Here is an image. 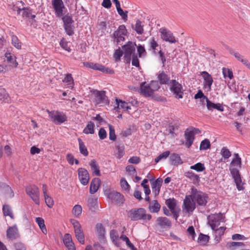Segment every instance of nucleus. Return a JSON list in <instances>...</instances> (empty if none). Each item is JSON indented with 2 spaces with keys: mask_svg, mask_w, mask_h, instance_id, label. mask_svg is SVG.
Returning <instances> with one entry per match:
<instances>
[{
  "mask_svg": "<svg viewBox=\"0 0 250 250\" xmlns=\"http://www.w3.org/2000/svg\"><path fill=\"white\" fill-rule=\"evenodd\" d=\"M132 27L137 34L142 35L144 33L143 25H142V22L140 20H138L136 21L135 27H134L133 25H132Z\"/></svg>",
  "mask_w": 250,
  "mask_h": 250,
  "instance_id": "58836bf2",
  "label": "nucleus"
},
{
  "mask_svg": "<svg viewBox=\"0 0 250 250\" xmlns=\"http://www.w3.org/2000/svg\"><path fill=\"white\" fill-rule=\"evenodd\" d=\"M169 154L170 152L169 151H166L164 152L155 159V163H157L161 160L166 159L169 156Z\"/></svg>",
  "mask_w": 250,
  "mask_h": 250,
  "instance_id": "6e6d98bb",
  "label": "nucleus"
},
{
  "mask_svg": "<svg viewBox=\"0 0 250 250\" xmlns=\"http://www.w3.org/2000/svg\"><path fill=\"white\" fill-rule=\"evenodd\" d=\"M63 241L68 250H76L74 243L70 234L66 233L64 234Z\"/></svg>",
  "mask_w": 250,
  "mask_h": 250,
  "instance_id": "aec40b11",
  "label": "nucleus"
},
{
  "mask_svg": "<svg viewBox=\"0 0 250 250\" xmlns=\"http://www.w3.org/2000/svg\"><path fill=\"white\" fill-rule=\"evenodd\" d=\"M78 140L79 142V149L81 153L85 156H87L88 154V152L86 146L84 144V143L80 138H79Z\"/></svg>",
  "mask_w": 250,
  "mask_h": 250,
  "instance_id": "a19ab883",
  "label": "nucleus"
},
{
  "mask_svg": "<svg viewBox=\"0 0 250 250\" xmlns=\"http://www.w3.org/2000/svg\"><path fill=\"white\" fill-rule=\"evenodd\" d=\"M96 230L98 234L99 239L104 236L105 233V229L102 224L98 223L96 225Z\"/></svg>",
  "mask_w": 250,
  "mask_h": 250,
  "instance_id": "ea45409f",
  "label": "nucleus"
},
{
  "mask_svg": "<svg viewBox=\"0 0 250 250\" xmlns=\"http://www.w3.org/2000/svg\"><path fill=\"white\" fill-rule=\"evenodd\" d=\"M47 112L51 121L55 124L61 125L67 120L66 115L62 112L57 110L50 111L48 110H47Z\"/></svg>",
  "mask_w": 250,
  "mask_h": 250,
  "instance_id": "f03ea898",
  "label": "nucleus"
},
{
  "mask_svg": "<svg viewBox=\"0 0 250 250\" xmlns=\"http://www.w3.org/2000/svg\"><path fill=\"white\" fill-rule=\"evenodd\" d=\"M116 9H117V11L119 15L122 17V19L124 20H125V21H126L127 19V13H128V12L127 11L124 12L122 9L121 7H120L119 8H117Z\"/></svg>",
  "mask_w": 250,
  "mask_h": 250,
  "instance_id": "680f3d73",
  "label": "nucleus"
},
{
  "mask_svg": "<svg viewBox=\"0 0 250 250\" xmlns=\"http://www.w3.org/2000/svg\"><path fill=\"white\" fill-rule=\"evenodd\" d=\"M209 238L208 235L201 233L199 235L198 242L201 245H205L208 242Z\"/></svg>",
  "mask_w": 250,
  "mask_h": 250,
  "instance_id": "c03bdc74",
  "label": "nucleus"
},
{
  "mask_svg": "<svg viewBox=\"0 0 250 250\" xmlns=\"http://www.w3.org/2000/svg\"><path fill=\"white\" fill-rule=\"evenodd\" d=\"M191 197L198 206L205 207L208 203V197L207 194L200 191H193Z\"/></svg>",
  "mask_w": 250,
  "mask_h": 250,
  "instance_id": "7ed1b4c3",
  "label": "nucleus"
},
{
  "mask_svg": "<svg viewBox=\"0 0 250 250\" xmlns=\"http://www.w3.org/2000/svg\"><path fill=\"white\" fill-rule=\"evenodd\" d=\"M87 205L91 211H95L98 208L97 198H89L87 200Z\"/></svg>",
  "mask_w": 250,
  "mask_h": 250,
  "instance_id": "cd10ccee",
  "label": "nucleus"
},
{
  "mask_svg": "<svg viewBox=\"0 0 250 250\" xmlns=\"http://www.w3.org/2000/svg\"><path fill=\"white\" fill-rule=\"evenodd\" d=\"M129 217L133 221L139 220H149L152 217L150 214H146V210L143 208L131 209L129 211Z\"/></svg>",
  "mask_w": 250,
  "mask_h": 250,
  "instance_id": "f257e3e1",
  "label": "nucleus"
},
{
  "mask_svg": "<svg viewBox=\"0 0 250 250\" xmlns=\"http://www.w3.org/2000/svg\"><path fill=\"white\" fill-rule=\"evenodd\" d=\"M14 10L16 11L18 14H20L22 12V16L24 18H30L33 19L35 18V15H32L31 11L29 8H19L18 7H14Z\"/></svg>",
  "mask_w": 250,
  "mask_h": 250,
  "instance_id": "412c9836",
  "label": "nucleus"
},
{
  "mask_svg": "<svg viewBox=\"0 0 250 250\" xmlns=\"http://www.w3.org/2000/svg\"><path fill=\"white\" fill-rule=\"evenodd\" d=\"M120 239L125 242L126 245L131 249L134 248V245L130 242L129 238L125 235L122 234L120 236Z\"/></svg>",
  "mask_w": 250,
  "mask_h": 250,
  "instance_id": "052dcab7",
  "label": "nucleus"
},
{
  "mask_svg": "<svg viewBox=\"0 0 250 250\" xmlns=\"http://www.w3.org/2000/svg\"><path fill=\"white\" fill-rule=\"evenodd\" d=\"M210 146V144L209 140L206 139L201 142L200 146V149L206 150L209 148Z\"/></svg>",
  "mask_w": 250,
  "mask_h": 250,
  "instance_id": "09e8293b",
  "label": "nucleus"
},
{
  "mask_svg": "<svg viewBox=\"0 0 250 250\" xmlns=\"http://www.w3.org/2000/svg\"><path fill=\"white\" fill-rule=\"evenodd\" d=\"M206 103L207 108L209 110H212L213 109H216L220 111H224V107L220 103L214 104L209 101L208 99H207Z\"/></svg>",
  "mask_w": 250,
  "mask_h": 250,
  "instance_id": "393cba45",
  "label": "nucleus"
},
{
  "mask_svg": "<svg viewBox=\"0 0 250 250\" xmlns=\"http://www.w3.org/2000/svg\"><path fill=\"white\" fill-rule=\"evenodd\" d=\"M64 28L66 33L69 36L74 34V26L73 23L64 25Z\"/></svg>",
  "mask_w": 250,
  "mask_h": 250,
  "instance_id": "a18cd8bd",
  "label": "nucleus"
},
{
  "mask_svg": "<svg viewBox=\"0 0 250 250\" xmlns=\"http://www.w3.org/2000/svg\"><path fill=\"white\" fill-rule=\"evenodd\" d=\"M141 93L146 97H150L153 95L154 91L146 83H142L140 85Z\"/></svg>",
  "mask_w": 250,
  "mask_h": 250,
  "instance_id": "4be33fe9",
  "label": "nucleus"
},
{
  "mask_svg": "<svg viewBox=\"0 0 250 250\" xmlns=\"http://www.w3.org/2000/svg\"><path fill=\"white\" fill-rule=\"evenodd\" d=\"M201 75L204 79V86L208 88V91H210L213 82L212 76L207 71L202 72Z\"/></svg>",
  "mask_w": 250,
  "mask_h": 250,
  "instance_id": "a211bd4d",
  "label": "nucleus"
},
{
  "mask_svg": "<svg viewBox=\"0 0 250 250\" xmlns=\"http://www.w3.org/2000/svg\"><path fill=\"white\" fill-rule=\"evenodd\" d=\"M62 19L64 25L73 23L74 22V21L72 19L71 17L70 16H69L68 15H66L63 16Z\"/></svg>",
  "mask_w": 250,
  "mask_h": 250,
  "instance_id": "e2e57ef3",
  "label": "nucleus"
},
{
  "mask_svg": "<svg viewBox=\"0 0 250 250\" xmlns=\"http://www.w3.org/2000/svg\"><path fill=\"white\" fill-rule=\"evenodd\" d=\"M3 215L5 216H8L11 219H14V215L11 207L8 205H4L2 207Z\"/></svg>",
  "mask_w": 250,
  "mask_h": 250,
  "instance_id": "72a5a7b5",
  "label": "nucleus"
},
{
  "mask_svg": "<svg viewBox=\"0 0 250 250\" xmlns=\"http://www.w3.org/2000/svg\"><path fill=\"white\" fill-rule=\"evenodd\" d=\"M124 54L123 50H121L120 48L119 47L118 49H116L114 54V57L116 61H119L120 60L121 57Z\"/></svg>",
  "mask_w": 250,
  "mask_h": 250,
  "instance_id": "bf43d9fd",
  "label": "nucleus"
},
{
  "mask_svg": "<svg viewBox=\"0 0 250 250\" xmlns=\"http://www.w3.org/2000/svg\"><path fill=\"white\" fill-rule=\"evenodd\" d=\"M12 43L17 49H21V44L19 40L16 36H12Z\"/></svg>",
  "mask_w": 250,
  "mask_h": 250,
  "instance_id": "13d9d810",
  "label": "nucleus"
},
{
  "mask_svg": "<svg viewBox=\"0 0 250 250\" xmlns=\"http://www.w3.org/2000/svg\"><path fill=\"white\" fill-rule=\"evenodd\" d=\"M45 202L46 204V205L49 208H51L53 207L54 205V201L51 197L49 196L48 194L46 195V196H44Z\"/></svg>",
  "mask_w": 250,
  "mask_h": 250,
  "instance_id": "4d7b16f0",
  "label": "nucleus"
},
{
  "mask_svg": "<svg viewBox=\"0 0 250 250\" xmlns=\"http://www.w3.org/2000/svg\"><path fill=\"white\" fill-rule=\"evenodd\" d=\"M166 204L171 210V212H174L176 204V201L174 198H169L166 200Z\"/></svg>",
  "mask_w": 250,
  "mask_h": 250,
  "instance_id": "e433bc0d",
  "label": "nucleus"
},
{
  "mask_svg": "<svg viewBox=\"0 0 250 250\" xmlns=\"http://www.w3.org/2000/svg\"><path fill=\"white\" fill-rule=\"evenodd\" d=\"M190 169L195 170L197 172H201L205 169V167L204 164L198 163L194 165L191 166Z\"/></svg>",
  "mask_w": 250,
  "mask_h": 250,
  "instance_id": "49530a36",
  "label": "nucleus"
},
{
  "mask_svg": "<svg viewBox=\"0 0 250 250\" xmlns=\"http://www.w3.org/2000/svg\"><path fill=\"white\" fill-rule=\"evenodd\" d=\"M126 32L125 26L124 25H120L118 29L115 31L113 34L114 42H116L118 44L120 43L121 42L124 41V36L126 35Z\"/></svg>",
  "mask_w": 250,
  "mask_h": 250,
  "instance_id": "9d476101",
  "label": "nucleus"
},
{
  "mask_svg": "<svg viewBox=\"0 0 250 250\" xmlns=\"http://www.w3.org/2000/svg\"><path fill=\"white\" fill-rule=\"evenodd\" d=\"M186 176L194 182H197L199 181V176L191 171H188L186 173Z\"/></svg>",
  "mask_w": 250,
  "mask_h": 250,
  "instance_id": "3c124183",
  "label": "nucleus"
},
{
  "mask_svg": "<svg viewBox=\"0 0 250 250\" xmlns=\"http://www.w3.org/2000/svg\"><path fill=\"white\" fill-rule=\"evenodd\" d=\"M221 154L225 159H227L231 156V152L226 147H223L221 150Z\"/></svg>",
  "mask_w": 250,
  "mask_h": 250,
  "instance_id": "de8ad7c7",
  "label": "nucleus"
},
{
  "mask_svg": "<svg viewBox=\"0 0 250 250\" xmlns=\"http://www.w3.org/2000/svg\"><path fill=\"white\" fill-rule=\"evenodd\" d=\"M71 223L74 229L75 237L81 244H84L85 242L84 233L79 222L76 220H71Z\"/></svg>",
  "mask_w": 250,
  "mask_h": 250,
  "instance_id": "423d86ee",
  "label": "nucleus"
},
{
  "mask_svg": "<svg viewBox=\"0 0 250 250\" xmlns=\"http://www.w3.org/2000/svg\"><path fill=\"white\" fill-rule=\"evenodd\" d=\"M184 135L186 139L185 145L188 148H189L193 142L194 136L189 131V129L186 130Z\"/></svg>",
  "mask_w": 250,
  "mask_h": 250,
  "instance_id": "a878e982",
  "label": "nucleus"
},
{
  "mask_svg": "<svg viewBox=\"0 0 250 250\" xmlns=\"http://www.w3.org/2000/svg\"><path fill=\"white\" fill-rule=\"evenodd\" d=\"M36 222L38 224L42 232L44 234H46L47 231L44 224V220L41 217H37L36 218Z\"/></svg>",
  "mask_w": 250,
  "mask_h": 250,
  "instance_id": "2f4dec72",
  "label": "nucleus"
},
{
  "mask_svg": "<svg viewBox=\"0 0 250 250\" xmlns=\"http://www.w3.org/2000/svg\"><path fill=\"white\" fill-rule=\"evenodd\" d=\"M160 207L157 200H153L150 204L149 208L152 212H157L159 211Z\"/></svg>",
  "mask_w": 250,
  "mask_h": 250,
  "instance_id": "4c0bfd02",
  "label": "nucleus"
},
{
  "mask_svg": "<svg viewBox=\"0 0 250 250\" xmlns=\"http://www.w3.org/2000/svg\"><path fill=\"white\" fill-rule=\"evenodd\" d=\"M101 184V180L98 178H94L90 183L89 192L93 194L97 192Z\"/></svg>",
  "mask_w": 250,
  "mask_h": 250,
  "instance_id": "b1692460",
  "label": "nucleus"
},
{
  "mask_svg": "<svg viewBox=\"0 0 250 250\" xmlns=\"http://www.w3.org/2000/svg\"><path fill=\"white\" fill-rule=\"evenodd\" d=\"M208 223L212 230H215L221 222H224L225 217L221 213L211 214L208 216Z\"/></svg>",
  "mask_w": 250,
  "mask_h": 250,
  "instance_id": "0eeeda50",
  "label": "nucleus"
},
{
  "mask_svg": "<svg viewBox=\"0 0 250 250\" xmlns=\"http://www.w3.org/2000/svg\"><path fill=\"white\" fill-rule=\"evenodd\" d=\"M170 89L175 95L176 98L180 99L183 97L182 86L176 80H173L170 82L169 84Z\"/></svg>",
  "mask_w": 250,
  "mask_h": 250,
  "instance_id": "6e6552de",
  "label": "nucleus"
},
{
  "mask_svg": "<svg viewBox=\"0 0 250 250\" xmlns=\"http://www.w3.org/2000/svg\"><path fill=\"white\" fill-rule=\"evenodd\" d=\"M223 74L225 78L228 77L229 79H232L233 77L232 71L224 67L223 68Z\"/></svg>",
  "mask_w": 250,
  "mask_h": 250,
  "instance_id": "864d4df0",
  "label": "nucleus"
},
{
  "mask_svg": "<svg viewBox=\"0 0 250 250\" xmlns=\"http://www.w3.org/2000/svg\"><path fill=\"white\" fill-rule=\"evenodd\" d=\"M90 166L93 171V173L96 175H100V171L99 167L95 160H92L90 162Z\"/></svg>",
  "mask_w": 250,
  "mask_h": 250,
  "instance_id": "c9c22d12",
  "label": "nucleus"
},
{
  "mask_svg": "<svg viewBox=\"0 0 250 250\" xmlns=\"http://www.w3.org/2000/svg\"><path fill=\"white\" fill-rule=\"evenodd\" d=\"M230 174L232 175L234 181L236 184L237 188L238 190H242L244 189L243 184L242 182V179L239 173V171L236 168H229Z\"/></svg>",
  "mask_w": 250,
  "mask_h": 250,
  "instance_id": "1a4fd4ad",
  "label": "nucleus"
},
{
  "mask_svg": "<svg viewBox=\"0 0 250 250\" xmlns=\"http://www.w3.org/2000/svg\"><path fill=\"white\" fill-rule=\"evenodd\" d=\"M91 92L94 95V102L97 104L106 103L107 98L105 95L104 91H98L97 90H92Z\"/></svg>",
  "mask_w": 250,
  "mask_h": 250,
  "instance_id": "ddd939ff",
  "label": "nucleus"
},
{
  "mask_svg": "<svg viewBox=\"0 0 250 250\" xmlns=\"http://www.w3.org/2000/svg\"><path fill=\"white\" fill-rule=\"evenodd\" d=\"M148 84L151 89H152V90L154 91V92L160 88L159 83L157 81H152Z\"/></svg>",
  "mask_w": 250,
  "mask_h": 250,
  "instance_id": "774afa93",
  "label": "nucleus"
},
{
  "mask_svg": "<svg viewBox=\"0 0 250 250\" xmlns=\"http://www.w3.org/2000/svg\"><path fill=\"white\" fill-rule=\"evenodd\" d=\"M170 163L172 165L178 166L183 163L180 156L176 153H172L169 157Z\"/></svg>",
  "mask_w": 250,
  "mask_h": 250,
  "instance_id": "c85d7f7f",
  "label": "nucleus"
},
{
  "mask_svg": "<svg viewBox=\"0 0 250 250\" xmlns=\"http://www.w3.org/2000/svg\"><path fill=\"white\" fill-rule=\"evenodd\" d=\"M5 57L7 58V61L11 63L15 67H17L18 63L16 61V57L11 55L10 53H6Z\"/></svg>",
  "mask_w": 250,
  "mask_h": 250,
  "instance_id": "37998d69",
  "label": "nucleus"
},
{
  "mask_svg": "<svg viewBox=\"0 0 250 250\" xmlns=\"http://www.w3.org/2000/svg\"><path fill=\"white\" fill-rule=\"evenodd\" d=\"M78 175L81 183L83 185H86L89 180V175L87 170L83 168H79Z\"/></svg>",
  "mask_w": 250,
  "mask_h": 250,
  "instance_id": "f3484780",
  "label": "nucleus"
},
{
  "mask_svg": "<svg viewBox=\"0 0 250 250\" xmlns=\"http://www.w3.org/2000/svg\"><path fill=\"white\" fill-rule=\"evenodd\" d=\"M156 222L157 225L162 229H169L171 226L170 221L167 217H159Z\"/></svg>",
  "mask_w": 250,
  "mask_h": 250,
  "instance_id": "6ab92c4d",
  "label": "nucleus"
},
{
  "mask_svg": "<svg viewBox=\"0 0 250 250\" xmlns=\"http://www.w3.org/2000/svg\"><path fill=\"white\" fill-rule=\"evenodd\" d=\"M107 197L113 202L122 204L124 201V196L120 193L113 191L107 194Z\"/></svg>",
  "mask_w": 250,
  "mask_h": 250,
  "instance_id": "dca6fc26",
  "label": "nucleus"
},
{
  "mask_svg": "<svg viewBox=\"0 0 250 250\" xmlns=\"http://www.w3.org/2000/svg\"><path fill=\"white\" fill-rule=\"evenodd\" d=\"M158 79L161 84H169L170 82H171L169 80V77L164 72H162L159 74Z\"/></svg>",
  "mask_w": 250,
  "mask_h": 250,
  "instance_id": "7c9ffc66",
  "label": "nucleus"
},
{
  "mask_svg": "<svg viewBox=\"0 0 250 250\" xmlns=\"http://www.w3.org/2000/svg\"><path fill=\"white\" fill-rule=\"evenodd\" d=\"M149 45L150 47V49L152 50L153 52L155 54V50L156 49V47L159 46L158 43L155 41V39L154 37H152L150 39L149 42Z\"/></svg>",
  "mask_w": 250,
  "mask_h": 250,
  "instance_id": "8fccbe9b",
  "label": "nucleus"
},
{
  "mask_svg": "<svg viewBox=\"0 0 250 250\" xmlns=\"http://www.w3.org/2000/svg\"><path fill=\"white\" fill-rule=\"evenodd\" d=\"M159 32L161 34V39L163 40L170 43H175L177 42L173 33L167 28H161Z\"/></svg>",
  "mask_w": 250,
  "mask_h": 250,
  "instance_id": "9b49d317",
  "label": "nucleus"
},
{
  "mask_svg": "<svg viewBox=\"0 0 250 250\" xmlns=\"http://www.w3.org/2000/svg\"><path fill=\"white\" fill-rule=\"evenodd\" d=\"M108 127L109 129V138L112 141H115L116 139V136L115 135L114 128L113 126L110 124L108 125Z\"/></svg>",
  "mask_w": 250,
  "mask_h": 250,
  "instance_id": "5fc2aeb1",
  "label": "nucleus"
},
{
  "mask_svg": "<svg viewBox=\"0 0 250 250\" xmlns=\"http://www.w3.org/2000/svg\"><path fill=\"white\" fill-rule=\"evenodd\" d=\"M52 4L58 17H61L63 15V10L65 8L62 0H52Z\"/></svg>",
  "mask_w": 250,
  "mask_h": 250,
  "instance_id": "4468645a",
  "label": "nucleus"
},
{
  "mask_svg": "<svg viewBox=\"0 0 250 250\" xmlns=\"http://www.w3.org/2000/svg\"><path fill=\"white\" fill-rule=\"evenodd\" d=\"M117 106L115 108H122L124 110L128 111L131 108L128 105V104L121 100L116 99Z\"/></svg>",
  "mask_w": 250,
  "mask_h": 250,
  "instance_id": "473e14b6",
  "label": "nucleus"
},
{
  "mask_svg": "<svg viewBox=\"0 0 250 250\" xmlns=\"http://www.w3.org/2000/svg\"><path fill=\"white\" fill-rule=\"evenodd\" d=\"M229 53L233 55L238 61L240 62L250 70V62L248 59L245 58L244 56L241 55L240 53L236 51L233 49L230 48L229 49Z\"/></svg>",
  "mask_w": 250,
  "mask_h": 250,
  "instance_id": "2eb2a0df",
  "label": "nucleus"
},
{
  "mask_svg": "<svg viewBox=\"0 0 250 250\" xmlns=\"http://www.w3.org/2000/svg\"><path fill=\"white\" fill-rule=\"evenodd\" d=\"M183 210L186 212H192L195 208V202L193 200V197L186 196L184 200L183 205Z\"/></svg>",
  "mask_w": 250,
  "mask_h": 250,
  "instance_id": "f8f14e48",
  "label": "nucleus"
},
{
  "mask_svg": "<svg viewBox=\"0 0 250 250\" xmlns=\"http://www.w3.org/2000/svg\"><path fill=\"white\" fill-rule=\"evenodd\" d=\"M135 45V43L128 42L126 44L122 46L124 57L127 62H130L132 56L136 55Z\"/></svg>",
  "mask_w": 250,
  "mask_h": 250,
  "instance_id": "20e7f679",
  "label": "nucleus"
},
{
  "mask_svg": "<svg viewBox=\"0 0 250 250\" xmlns=\"http://www.w3.org/2000/svg\"><path fill=\"white\" fill-rule=\"evenodd\" d=\"M60 44L61 47L64 50L68 52L71 51L70 47L68 46L67 42L65 41L63 38L61 40Z\"/></svg>",
  "mask_w": 250,
  "mask_h": 250,
  "instance_id": "338daca9",
  "label": "nucleus"
},
{
  "mask_svg": "<svg viewBox=\"0 0 250 250\" xmlns=\"http://www.w3.org/2000/svg\"><path fill=\"white\" fill-rule=\"evenodd\" d=\"M116 149L117 150V157L120 159L124 155V146L119 145L116 146Z\"/></svg>",
  "mask_w": 250,
  "mask_h": 250,
  "instance_id": "69168bd1",
  "label": "nucleus"
},
{
  "mask_svg": "<svg viewBox=\"0 0 250 250\" xmlns=\"http://www.w3.org/2000/svg\"><path fill=\"white\" fill-rule=\"evenodd\" d=\"M62 82L67 85V87L71 89L73 88L74 85V80L71 74H67Z\"/></svg>",
  "mask_w": 250,
  "mask_h": 250,
  "instance_id": "c756f323",
  "label": "nucleus"
},
{
  "mask_svg": "<svg viewBox=\"0 0 250 250\" xmlns=\"http://www.w3.org/2000/svg\"><path fill=\"white\" fill-rule=\"evenodd\" d=\"M82 212V208L80 205H75L72 209V213L75 216H79Z\"/></svg>",
  "mask_w": 250,
  "mask_h": 250,
  "instance_id": "603ef678",
  "label": "nucleus"
},
{
  "mask_svg": "<svg viewBox=\"0 0 250 250\" xmlns=\"http://www.w3.org/2000/svg\"><path fill=\"white\" fill-rule=\"evenodd\" d=\"M19 236L18 229L16 226L11 227L7 230V237L10 239H15Z\"/></svg>",
  "mask_w": 250,
  "mask_h": 250,
  "instance_id": "bb28decb",
  "label": "nucleus"
},
{
  "mask_svg": "<svg viewBox=\"0 0 250 250\" xmlns=\"http://www.w3.org/2000/svg\"><path fill=\"white\" fill-rule=\"evenodd\" d=\"M26 194L33 200L37 205L40 204V191L35 185H30L25 188Z\"/></svg>",
  "mask_w": 250,
  "mask_h": 250,
  "instance_id": "39448f33",
  "label": "nucleus"
},
{
  "mask_svg": "<svg viewBox=\"0 0 250 250\" xmlns=\"http://www.w3.org/2000/svg\"><path fill=\"white\" fill-rule=\"evenodd\" d=\"M162 183L163 180L160 178L151 183L152 192L154 194L155 196L159 194Z\"/></svg>",
  "mask_w": 250,
  "mask_h": 250,
  "instance_id": "5701e85b",
  "label": "nucleus"
},
{
  "mask_svg": "<svg viewBox=\"0 0 250 250\" xmlns=\"http://www.w3.org/2000/svg\"><path fill=\"white\" fill-rule=\"evenodd\" d=\"M84 65L87 67L90 68H92L94 70H97L101 71L102 68V65L98 63H93V62H85L84 63Z\"/></svg>",
  "mask_w": 250,
  "mask_h": 250,
  "instance_id": "79ce46f5",
  "label": "nucleus"
},
{
  "mask_svg": "<svg viewBox=\"0 0 250 250\" xmlns=\"http://www.w3.org/2000/svg\"><path fill=\"white\" fill-rule=\"evenodd\" d=\"M121 187L125 190H128L130 186L125 178H122L120 181Z\"/></svg>",
  "mask_w": 250,
  "mask_h": 250,
  "instance_id": "0e129e2a",
  "label": "nucleus"
},
{
  "mask_svg": "<svg viewBox=\"0 0 250 250\" xmlns=\"http://www.w3.org/2000/svg\"><path fill=\"white\" fill-rule=\"evenodd\" d=\"M83 132L86 134H93L94 133V124L91 121L89 122Z\"/></svg>",
  "mask_w": 250,
  "mask_h": 250,
  "instance_id": "f704fd0d",
  "label": "nucleus"
}]
</instances>
